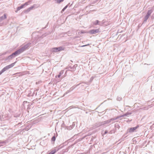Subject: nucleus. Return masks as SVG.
Returning <instances> with one entry per match:
<instances>
[{"label": "nucleus", "mask_w": 154, "mask_h": 154, "mask_svg": "<svg viewBox=\"0 0 154 154\" xmlns=\"http://www.w3.org/2000/svg\"><path fill=\"white\" fill-rule=\"evenodd\" d=\"M31 3V1L30 0H29L27 2H26L24 4H23L24 5V6H27L29 5V4Z\"/></svg>", "instance_id": "nucleus-16"}, {"label": "nucleus", "mask_w": 154, "mask_h": 154, "mask_svg": "<svg viewBox=\"0 0 154 154\" xmlns=\"http://www.w3.org/2000/svg\"><path fill=\"white\" fill-rule=\"evenodd\" d=\"M35 91H34V92H33L32 94V96H33L34 95V94H35V95H37V92H36V93H35Z\"/></svg>", "instance_id": "nucleus-26"}, {"label": "nucleus", "mask_w": 154, "mask_h": 154, "mask_svg": "<svg viewBox=\"0 0 154 154\" xmlns=\"http://www.w3.org/2000/svg\"><path fill=\"white\" fill-rule=\"evenodd\" d=\"M19 54H20L18 53V51H17L7 57L5 59V60H12L16 56L19 55Z\"/></svg>", "instance_id": "nucleus-2"}, {"label": "nucleus", "mask_w": 154, "mask_h": 154, "mask_svg": "<svg viewBox=\"0 0 154 154\" xmlns=\"http://www.w3.org/2000/svg\"><path fill=\"white\" fill-rule=\"evenodd\" d=\"M15 63H13L10 65H9L4 68L0 71V75L2 73L5 71L7 70L8 69L13 67Z\"/></svg>", "instance_id": "nucleus-3"}, {"label": "nucleus", "mask_w": 154, "mask_h": 154, "mask_svg": "<svg viewBox=\"0 0 154 154\" xmlns=\"http://www.w3.org/2000/svg\"><path fill=\"white\" fill-rule=\"evenodd\" d=\"M61 78H63V76H62V77H61Z\"/></svg>", "instance_id": "nucleus-39"}, {"label": "nucleus", "mask_w": 154, "mask_h": 154, "mask_svg": "<svg viewBox=\"0 0 154 154\" xmlns=\"http://www.w3.org/2000/svg\"><path fill=\"white\" fill-rule=\"evenodd\" d=\"M20 124V123H19L18 124L19 125Z\"/></svg>", "instance_id": "nucleus-38"}, {"label": "nucleus", "mask_w": 154, "mask_h": 154, "mask_svg": "<svg viewBox=\"0 0 154 154\" xmlns=\"http://www.w3.org/2000/svg\"><path fill=\"white\" fill-rule=\"evenodd\" d=\"M120 117V116H119V117H116V118H112L106 121V124H108L110 122H111L112 121H114V120H116L119 119V118Z\"/></svg>", "instance_id": "nucleus-11"}, {"label": "nucleus", "mask_w": 154, "mask_h": 154, "mask_svg": "<svg viewBox=\"0 0 154 154\" xmlns=\"http://www.w3.org/2000/svg\"><path fill=\"white\" fill-rule=\"evenodd\" d=\"M17 74H19V75L20 76V75H22L21 73H17Z\"/></svg>", "instance_id": "nucleus-35"}, {"label": "nucleus", "mask_w": 154, "mask_h": 154, "mask_svg": "<svg viewBox=\"0 0 154 154\" xmlns=\"http://www.w3.org/2000/svg\"><path fill=\"white\" fill-rule=\"evenodd\" d=\"M64 48L62 46H60L58 47H56L53 48L51 50L52 52H57L60 51L62 50H63Z\"/></svg>", "instance_id": "nucleus-5"}, {"label": "nucleus", "mask_w": 154, "mask_h": 154, "mask_svg": "<svg viewBox=\"0 0 154 154\" xmlns=\"http://www.w3.org/2000/svg\"><path fill=\"white\" fill-rule=\"evenodd\" d=\"M56 1V3L58 4H59L60 3L63 2L64 0H55Z\"/></svg>", "instance_id": "nucleus-20"}, {"label": "nucleus", "mask_w": 154, "mask_h": 154, "mask_svg": "<svg viewBox=\"0 0 154 154\" xmlns=\"http://www.w3.org/2000/svg\"><path fill=\"white\" fill-rule=\"evenodd\" d=\"M132 114V112H127L125 114L122 115L121 116H120V117H124V116H127L128 115H130Z\"/></svg>", "instance_id": "nucleus-14"}, {"label": "nucleus", "mask_w": 154, "mask_h": 154, "mask_svg": "<svg viewBox=\"0 0 154 154\" xmlns=\"http://www.w3.org/2000/svg\"><path fill=\"white\" fill-rule=\"evenodd\" d=\"M122 100V98L120 97H118L117 98V100L118 101H120Z\"/></svg>", "instance_id": "nucleus-29"}, {"label": "nucleus", "mask_w": 154, "mask_h": 154, "mask_svg": "<svg viewBox=\"0 0 154 154\" xmlns=\"http://www.w3.org/2000/svg\"><path fill=\"white\" fill-rule=\"evenodd\" d=\"M35 5H36L35 4H34L32 6L28 8L27 10H24V12L25 13H27L28 12L30 11L31 10H32Z\"/></svg>", "instance_id": "nucleus-10"}, {"label": "nucleus", "mask_w": 154, "mask_h": 154, "mask_svg": "<svg viewBox=\"0 0 154 154\" xmlns=\"http://www.w3.org/2000/svg\"><path fill=\"white\" fill-rule=\"evenodd\" d=\"M7 18L6 15L5 14H4L3 16H2L0 17V22L3 20Z\"/></svg>", "instance_id": "nucleus-12"}, {"label": "nucleus", "mask_w": 154, "mask_h": 154, "mask_svg": "<svg viewBox=\"0 0 154 154\" xmlns=\"http://www.w3.org/2000/svg\"><path fill=\"white\" fill-rule=\"evenodd\" d=\"M61 75H60L59 74L57 75H56L55 77L56 78H57V77L58 78H60Z\"/></svg>", "instance_id": "nucleus-33"}, {"label": "nucleus", "mask_w": 154, "mask_h": 154, "mask_svg": "<svg viewBox=\"0 0 154 154\" xmlns=\"http://www.w3.org/2000/svg\"><path fill=\"white\" fill-rule=\"evenodd\" d=\"M30 92L29 93L28 95V97H30V96H32V95L31 94V91H29Z\"/></svg>", "instance_id": "nucleus-27"}, {"label": "nucleus", "mask_w": 154, "mask_h": 154, "mask_svg": "<svg viewBox=\"0 0 154 154\" xmlns=\"http://www.w3.org/2000/svg\"><path fill=\"white\" fill-rule=\"evenodd\" d=\"M105 124H106L105 121L102 122H97L95 123L93 125V127L94 128H96Z\"/></svg>", "instance_id": "nucleus-4"}, {"label": "nucleus", "mask_w": 154, "mask_h": 154, "mask_svg": "<svg viewBox=\"0 0 154 154\" xmlns=\"http://www.w3.org/2000/svg\"><path fill=\"white\" fill-rule=\"evenodd\" d=\"M115 127L116 128H118V129H119V128H120V126H119V125L118 124H115Z\"/></svg>", "instance_id": "nucleus-19"}, {"label": "nucleus", "mask_w": 154, "mask_h": 154, "mask_svg": "<svg viewBox=\"0 0 154 154\" xmlns=\"http://www.w3.org/2000/svg\"><path fill=\"white\" fill-rule=\"evenodd\" d=\"M108 133V131L106 130L105 131L104 133L103 134V135H105V134H106L107 133Z\"/></svg>", "instance_id": "nucleus-32"}, {"label": "nucleus", "mask_w": 154, "mask_h": 154, "mask_svg": "<svg viewBox=\"0 0 154 154\" xmlns=\"http://www.w3.org/2000/svg\"><path fill=\"white\" fill-rule=\"evenodd\" d=\"M56 140V137L55 136H53L51 138V140L52 141H54Z\"/></svg>", "instance_id": "nucleus-23"}, {"label": "nucleus", "mask_w": 154, "mask_h": 154, "mask_svg": "<svg viewBox=\"0 0 154 154\" xmlns=\"http://www.w3.org/2000/svg\"><path fill=\"white\" fill-rule=\"evenodd\" d=\"M87 45H84L83 46H82V47H84V46H87Z\"/></svg>", "instance_id": "nucleus-36"}, {"label": "nucleus", "mask_w": 154, "mask_h": 154, "mask_svg": "<svg viewBox=\"0 0 154 154\" xmlns=\"http://www.w3.org/2000/svg\"><path fill=\"white\" fill-rule=\"evenodd\" d=\"M99 32V29H91L89 31V33L91 34H95Z\"/></svg>", "instance_id": "nucleus-8"}, {"label": "nucleus", "mask_w": 154, "mask_h": 154, "mask_svg": "<svg viewBox=\"0 0 154 154\" xmlns=\"http://www.w3.org/2000/svg\"><path fill=\"white\" fill-rule=\"evenodd\" d=\"M70 92V91L68 90L64 94L63 96H65V94H67L68 93Z\"/></svg>", "instance_id": "nucleus-30"}, {"label": "nucleus", "mask_w": 154, "mask_h": 154, "mask_svg": "<svg viewBox=\"0 0 154 154\" xmlns=\"http://www.w3.org/2000/svg\"><path fill=\"white\" fill-rule=\"evenodd\" d=\"M5 142L4 141H0V144H3L5 143Z\"/></svg>", "instance_id": "nucleus-34"}, {"label": "nucleus", "mask_w": 154, "mask_h": 154, "mask_svg": "<svg viewBox=\"0 0 154 154\" xmlns=\"http://www.w3.org/2000/svg\"><path fill=\"white\" fill-rule=\"evenodd\" d=\"M148 106H146L141 108V109L142 110H147L149 109Z\"/></svg>", "instance_id": "nucleus-17"}, {"label": "nucleus", "mask_w": 154, "mask_h": 154, "mask_svg": "<svg viewBox=\"0 0 154 154\" xmlns=\"http://www.w3.org/2000/svg\"><path fill=\"white\" fill-rule=\"evenodd\" d=\"M94 77H92L91 78V79H90V82H91L92 81V80H93V79H94Z\"/></svg>", "instance_id": "nucleus-28"}, {"label": "nucleus", "mask_w": 154, "mask_h": 154, "mask_svg": "<svg viewBox=\"0 0 154 154\" xmlns=\"http://www.w3.org/2000/svg\"><path fill=\"white\" fill-rule=\"evenodd\" d=\"M31 44V43H28L23 46L21 48L17 50V51L20 54L27 49L29 46H30Z\"/></svg>", "instance_id": "nucleus-1"}, {"label": "nucleus", "mask_w": 154, "mask_h": 154, "mask_svg": "<svg viewBox=\"0 0 154 154\" xmlns=\"http://www.w3.org/2000/svg\"><path fill=\"white\" fill-rule=\"evenodd\" d=\"M152 12V10H149L148 11L147 14L145 16L144 19V22H146V21L147 19H148L149 16Z\"/></svg>", "instance_id": "nucleus-6"}, {"label": "nucleus", "mask_w": 154, "mask_h": 154, "mask_svg": "<svg viewBox=\"0 0 154 154\" xmlns=\"http://www.w3.org/2000/svg\"><path fill=\"white\" fill-rule=\"evenodd\" d=\"M85 84H86V83H80L79 84L76 85V87H77L78 86L80 85L81 87L84 86L86 87L85 86Z\"/></svg>", "instance_id": "nucleus-13"}, {"label": "nucleus", "mask_w": 154, "mask_h": 154, "mask_svg": "<svg viewBox=\"0 0 154 154\" xmlns=\"http://www.w3.org/2000/svg\"><path fill=\"white\" fill-rule=\"evenodd\" d=\"M64 72V70H62L60 71V72L59 74L60 75H61L62 74H63Z\"/></svg>", "instance_id": "nucleus-24"}, {"label": "nucleus", "mask_w": 154, "mask_h": 154, "mask_svg": "<svg viewBox=\"0 0 154 154\" xmlns=\"http://www.w3.org/2000/svg\"><path fill=\"white\" fill-rule=\"evenodd\" d=\"M104 23V22H103V20L102 21H100L98 20H97L93 21V25H99L102 26L103 25Z\"/></svg>", "instance_id": "nucleus-7"}, {"label": "nucleus", "mask_w": 154, "mask_h": 154, "mask_svg": "<svg viewBox=\"0 0 154 154\" xmlns=\"http://www.w3.org/2000/svg\"><path fill=\"white\" fill-rule=\"evenodd\" d=\"M6 53H7V52H5V53H4L3 54H6Z\"/></svg>", "instance_id": "nucleus-37"}, {"label": "nucleus", "mask_w": 154, "mask_h": 154, "mask_svg": "<svg viewBox=\"0 0 154 154\" xmlns=\"http://www.w3.org/2000/svg\"><path fill=\"white\" fill-rule=\"evenodd\" d=\"M68 68H70L71 69H72V71H74L75 70L74 67H71L70 66H69V67H68Z\"/></svg>", "instance_id": "nucleus-25"}, {"label": "nucleus", "mask_w": 154, "mask_h": 154, "mask_svg": "<svg viewBox=\"0 0 154 154\" xmlns=\"http://www.w3.org/2000/svg\"><path fill=\"white\" fill-rule=\"evenodd\" d=\"M138 127L139 126L137 125L136 127L130 128L128 130V132L130 133L134 132Z\"/></svg>", "instance_id": "nucleus-9"}, {"label": "nucleus", "mask_w": 154, "mask_h": 154, "mask_svg": "<svg viewBox=\"0 0 154 154\" xmlns=\"http://www.w3.org/2000/svg\"><path fill=\"white\" fill-rule=\"evenodd\" d=\"M24 6L23 4H22L20 6L18 7L17 8V10L16 11V12H17V11L20 10L21 9L23 8Z\"/></svg>", "instance_id": "nucleus-15"}, {"label": "nucleus", "mask_w": 154, "mask_h": 154, "mask_svg": "<svg viewBox=\"0 0 154 154\" xmlns=\"http://www.w3.org/2000/svg\"><path fill=\"white\" fill-rule=\"evenodd\" d=\"M73 128V125H70L69 127H67V129L68 130H70Z\"/></svg>", "instance_id": "nucleus-22"}, {"label": "nucleus", "mask_w": 154, "mask_h": 154, "mask_svg": "<svg viewBox=\"0 0 154 154\" xmlns=\"http://www.w3.org/2000/svg\"><path fill=\"white\" fill-rule=\"evenodd\" d=\"M76 87V85H74L69 90V91H70V92L72 91Z\"/></svg>", "instance_id": "nucleus-18"}, {"label": "nucleus", "mask_w": 154, "mask_h": 154, "mask_svg": "<svg viewBox=\"0 0 154 154\" xmlns=\"http://www.w3.org/2000/svg\"><path fill=\"white\" fill-rule=\"evenodd\" d=\"M70 3H69L68 5H67L62 10V11H64L69 6V5Z\"/></svg>", "instance_id": "nucleus-21"}, {"label": "nucleus", "mask_w": 154, "mask_h": 154, "mask_svg": "<svg viewBox=\"0 0 154 154\" xmlns=\"http://www.w3.org/2000/svg\"><path fill=\"white\" fill-rule=\"evenodd\" d=\"M114 133V131L112 130V131H110L109 132V133L110 134H111L112 133Z\"/></svg>", "instance_id": "nucleus-31"}]
</instances>
